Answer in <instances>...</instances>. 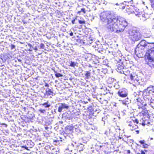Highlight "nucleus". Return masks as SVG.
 I'll return each instance as SVG.
<instances>
[{"instance_id":"obj_1","label":"nucleus","mask_w":154,"mask_h":154,"mask_svg":"<svg viewBox=\"0 0 154 154\" xmlns=\"http://www.w3.org/2000/svg\"><path fill=\"white\" fill-rule=\"evenodd\" d=\"M100 20L107 29L116 32L123 31L127 26V22L123 18H114L110 12L105 11L100 14Z\"/></svg>"},{"instance_id":"obj_2","label":"nucleus","mask_w":154,"mask_h":154,"mask_svg":"<svg viewBox=\"0 0 154 154\" xmlns=\"http://www.w3.org/2000/svg\"><path fill=\"white\" fill-rule=\"evenodd\" d=\"M129 38L134 42L138 41L141 39L142 35L137 30L133 29L129 31Z\"/></svg>"},{"instance_id":"obj_3","label":"nucleus","mask_w":154,"mask_h":154,"mask_svg":"<svg viewBox=\"0 0 154 154\" xmlns=\"http://www.w3.org/2000/svg\"><path fill=\"white\" fill-rule=\"evenodd\" d=\"M145 49L144 46H139L137 45L135 51V54L138 57H143Z\"/></svg>"},{"instance_id":"obj_4","label":"nucleus","mask_w":154,"mask_h":154,"mask_svg":"<svg viewBox=\"0 0 154 154\" xmlns=\"http://www.w3.org/2000/svg\"><path fill=\"white\" fill-rule=\"evenodd\" d=\"M146 54H148V58L149 60L154 62V48L148 50L146 52Z\"/></svg>"},{"instance_id":"obj_5","label":"nucleus","mask_w":154,"mask_h":154,"mask_svg":"<svg viewBox=\"0 0 154 154\" xmlns=\"http://www.w3.org/2000/svg\"><path fill=\"white\" fill-rule=\"evenodd\" d=\"M130 79L131 80V83H132L133 82H138L139 80L137 75L134 73H133L130 75Z\"/></svg>"},{"instance_id":"obj_6","label":"nucleus","mask_w":154,"mask_h":154,"mask_svg":"<svg viewBox=\"0 0 154 154\" xmlns=\"http://www.w3.org/2000/svg\"><path fill=\"white\" fill-rule=\"evenodd\" d=\"M69 107V106L67 104L65 103H62L58 107V110L59 112H60L63 109H68Z\"/></svg>"},{"instance_id":"obj_7","label":"nucleus","mask_w":154,"mask_h":154,"mask_svg":"<svg viewBox=\"0 0 154 154\" xmlns=\"http://www.w3.org/2000/svg\"><path fill=\"white\" fill-rule=\"evenodd\" d=\"M150 44L148 43L146 44V41L144 40H142L137 45L139 46H144L145 48L146 49H148V47H149Z\"/></svg>"},{"instance_id":"obj_8","label":"nucleus","mask_w":154,"mask_h":154,"mask_svg":"<svg viewBox=\"0 0 154 154\" xmlns=\"http://www.w3.org/2000/svg\"><path fill=\"white\" fill-rule=\"evenodd\" d=\"M118 94L119 96L122 97H126L127 95L124 90H119L118 93Z\"/></svg>"},{"instance_id":"obj_9","label":"nucleus","mask_w":154,"mask_h":154,"mask_svg":"<svg viewBox=\"0 0 154 154\" xmlns=\"http://www.w3.org/2000/svg\"><path fill=\"white\" fill-rule=\"evenodd\" d=\"M149 90V92L152 95L154 94V86H151L148 88Z\"/></svg>"},{"instance_id":"obj_10","label":"nucleus","mask_w":154,"mask_h":154,"mask_svg":"<svg viewBox=\"0 0 154 154\" xmlns=\"http://www.w3.org/2000/svg\"><path fill=\"white\" fill-rule=\"evenodd\" d=\"M78 63L76 62L71 61L70 63V66L74 67L75 66H76L77 64Z\"/></svg>"},{"instance_id":"obj_11","label":"nucleus","mask_w":154,"mask_h":154,"mask_svg":"<svg viewBox=\"0 0 154 154\" xmlns=\"http://www.w3.org/2000/svg\"><path fill=\"white\" fill-rule=\"evenodd\" d=\"M46 93L47 94L50 95L52 94L53 93V92L50 89H48V90H46Z\"/></svg>"},{"instance_id":"obj_12","label":"nucleus","mask_w":154,"mask_h":154,"mask_svg":"<svg viewBox=\"0 0 154 154\" xmlns=\"http://www.w3.org/2000/svg\"><path fill=\"white\" fill-rule=\"evenodd\" d=\"M86 78L87 79H88L90 76V72L89 71H87L86 73L85 74Z\"/></svg>"},{"instance_id":"obj_13","label":"nucleus","mask_w":154,"mask_h":154,"mask_svg":"<svg viewBox=\"0 0 154 154\" xmlns=\"http://www.w3.org/2000/svg\"><path fill=\"white\" fill-rule=\"evenodd\" d=\"M55 75L56 77L58 78L60 77H62L63 75L60 73H57L56 72H55Z\"/></svg>"},{"instance_id":"obj_14","label":"nucleus","mask_w":154,"mask_h":154,"mask_svg":"<svg viewBox=\"0 0 154 154\" xmlns=\"http://www.w3.org/2000/svg\"><path fill=\"white\" fill-rule=\"evenodd\" d=\"M154 101L152 100H150V105L152 108H154V102H153Z\"/></svg>"},{"instance_id":"obj_15","label":"nucleus","mask_w":154,"mask_h":154,"mask_svg":"<svg viewBox=\"0 0 154 154\" xmlns=\"http://www.w3.org/2000/svg\"><path fill=\"white\" fill-rule=\"evenodd\" d=\"M151 3L152 7L154 8V0H151Z\"/></svg>"},{"instance_id":"obj_16","label":"nucleus","mask_w":154,"mask_h":154,"mask_svg":"<svg viewBox=\"0 0 154 154\" xmlns=\"http://www.w3.org/2000/svg\"><path fill=\"white\" fill-rule=\"evenodd\" d=\"M79 23L80 24H85V21L84 20H79Z\"/></svg>"},{"instance_id":"obj_17","label":"nucleus","mask_w":154,"mask_h":154,"mask_svg":"<svg viewBox=\"0 0 154 154\" xmlns=\"http://www.w3.org/2000/svg\"><path fill=\"white\" fill-rule=\"evenodd\" d=\"M124 3H120L119 4L118 3H117L116 4V5H119V7H120V6H122V5H124Z\"/></svg>"},{"instance_id":"obj_18","label":"nucleus","mask_w":154,"mask_h":154,"mask_svg":"<svg viewBox=\"0 0 154 154\" xmlns=\"http://www.w3.org/2000/svg\"><path fill=\"white\" fill-rule=\"evenodd\" d=\"M39 111L40 112H41L42 113H44L45 111V109H40L39 110Z\"/></svg>"},{"instance_id":"obj_19","label":"nucleus","mask_w":154,"mask_h":154,"mask_svg":"<svg viewBox=\"0 0 154 154\" xmlns=\"http://www.w3.org/2000/svg\"><path fill=\"white\" fill-rule=\"evenodd\" d=\"M145 141L144 140H141L139 141V142L141 144H144Z\"/></svg>"},{"instance_id":"obj_20","label":"nucleus","mask_w":154,"mask_h":154,"mask_svg":"<svg viewBox=\"0 0 154 154\" xmlns=\"http://www.w3.org/2000/svg\"><path fill=\"white\" fill-rule=\"evenodd\" d=\"M129 10H130L129 9L127 10H126L128 14L132 13L131 11H130Z\"/></svg>"},{"instance_id":"obj_21","label":"nucleus","mask_w":154,"mask_h":154,"mask_svg":"<svg viewBox=\"0 0 154 154\" xmlns=\"http://www.w3.org/2000/svg\"><path fill=\"white\" fill-rule=\"evenodd\" d=\"M81 11L82 12L84 13H85V9H84V8H82L81 9Z\"/></svg>"},{"instance_id":"obj_22","label":"nucleus","mask_w":154,"mask_h":154,"mask_svg":"<svg viewBox=\"0 0 154 154\" xmlns=\"http://www.w3.org/2000/svg\"><path fill=\"white\" fill-rule=\"evenodd\" d=\"M15 48V46L13 45H11V48L12 49Z\"/></svg>"},{"instance_id":"obj_23","label":"nucleus","mask_w":154,"mask_h":154,"mask_svg":"<svg viewBox=\"0 0 154 154\" xmlns=\"http://www.w3.org/2000/svg\"><path fill=\"white\" fill-rule=\"evenodd\" d=\"M119 8H122V9H124L125 8V6H122H122H120V7H119Z\"/></svg>"},{"instance_id":"obj_24","label":"nucleus","mask_w":154,"mask_h":154,"mask_svg":"<svg viewBox=\"0 0 154 154\" xmlns=\"http://www.w3.org/2000/svg\"><path fill=\"white\" fill-rule=\"evenodd\" d=\"M123 66H121L120 67H119H119H118V69H123Z\"/></svg>"},{"instance_id":"obj_25","label":"nucleus","mask_w":154,"mask_h":154,"mask_svg":"<svg viewBox=\"0 0 154 154\" xmlns=\"http://www.w3.org/2000/svg\"><path fill=\"white\" fill-rule=\"evenodd\" d=\"M45 87H49L47 83H46L45 84Z\"/></svg>"},{"instance_id":"obj_26","label":"nucleus","mask_w":154,"mask_h":154,"mask_svg":"<svg viewBox=\"0 0 154 154\" xmlns=\"http://www.w3.org/2000/svg\"><path fill=\"white\" fill-rule=\"evenodd\" d=\"M135 121L137 124H138V120L137 119H135Z\"/></svg>"},{"instance_id":"obj_27","label":"nucleus","mask_w":154,"mask_h":154,"mask_svg":"<svg viewBox=\"0 0 154 154\" xmlns=\"http://www.w3.org/2000/svg\"><path fill=\"white\" fill-rule=\"evenodd\" d=\"M70 35L71 36H72L73 35V33L72 32H71L70 34Z\"/></svg>"},{"instance_id":"obj_28","label":"nucleus","mask_w":154,"mask_h":154,"mask_svg":"<svg viewBox=\"0 0 154 154\" xmlns=\"http://www.w3.org/2000/svg\"><path fill=\"white\" fill-rule=\"evenodd\" d=\"M75 20H73L72 21V24H74V23H75Z\"/></svg>"},{"instance_id":"obj_29","label":"nucleus","mask_w":154,"mask_h":154,"mask_svg":"<svg viewBox=\"0 0 154 154\" xmlns=\"http://www.w3.org/2000/svg\"><path fill=\"white\" fill-rule=\"evenodd\" d=\"M50 106L49 105H47L45 106V107H49Z\"/></svg>"},{"instance_id":"obj_30","label":"nucleus","mask_w":154,"mask_h":154,"mask_svg":"<svg viewBox=\"0 0 154 154\" xmlns=\"http://www.w3.org/2000/svg\"><path fill=\"white\" fill-rule=\"evenodd\" d=\"M141 154H145V153L143 151H141Z\"/></svg>"},{"instance_id":"obj_31","label":"nucleus","mask_w":154,"mask_h":154,"mask_svg":"<svg viewBox=\"0 0 154 154\" xmlns=\"http://www.w3.org/2000/svg\"><path fill=\"white\" fill-rule=\"evenodd\" d=\"M44 46V44H41V48H42L43 46Z\"/></svg>"},{"instance_id":"obj_32","label":"nucleus","mask_w":154,"mask_h":154,"mask_svg":"<svg viewBox=\"0 0 154 154\" xmlns=\"http://www.w3.org/2000/svg\"><path fill=\"white\" fill-rule=\"evenodd\" d=\"M145 146H144V147L145 148H146L147 147V145L145 144Z\"/></svg>"},{"instance_id":"obj_33","label":"nucleus","mask_w":154,"mask_h":154,"mask_svg":"<svg viewBox=\"0 0 154 154\" xmlns=\"http://www.w3.org/2000/svg\"><path fill=\"white\" fill-rule=\"evenodd\" d=\"M130 2L131 4L132 3H133V0H132Z\"/></svg>"},{"instance_id":"obj_34","label":"nucleus","mask_w":154,"mask_h":154,"mask_svg":"<svg viewBox=\"0 0 154 154\" xmlns=\"http://www.w3.org/2000/svg\"><path fill=\"white\" fill-rule=\"evenodd\" d=\"M136 132L137 134H138L139 132V131L137 130L136 131Z\"/></svg>"},{"instance_id":"obj_35","label":"nucleus","mask_w":154,"mask_h":154,"mask_svg":"<svg viewBox=\"0 0 154 154\" xmlns=\"http://www.w3.org/2000/svg\"><path fill=\"white\" fill-rule=\"evenodd\" d=\"M127 152L128 153H130V150H127Z\"/></svg>"},{"instance_id":"obj_36","label":"nucleus","mask_w":154,"mask_h":154,"mask_svg":"<svg viewBox=\"0 0 154 154\" xmlns=\"http://www.w3.org/2000/svg\"><path fill=\"white\" fill-rule=\"evenodd\" d=\"M47 104V103H43V104H42V105H43V106H44V105H45Z\"/></svg>"},{"instance_id":"obj_37","label":"nucleus","mask_w":154,"mask_h":154,"mask_svg":"<svg viewBox=\"0 0 154 154\" xmlns=\"http://www.w3.org/2000/svg\"><path fill=\"white\" fill-rule=\"evenodd\" d=\"M152 29H154V25L152 26Z\"/></svg>"},{"instance_id":"obj_38","label":"nucleus","mask_w":154,"mask_h":154,"mask_svg":"<svg viewBox=\"0 0 154 154\" xmlns=\"http://www.w3.org/2000/svg\"><path fill=\"white\" fill-rule=\"evenodd\" d=\"M142 125H143V126H144L145 125V124H142Z\"/></svg>"},{"instance_id":"obj_39","label":"nucleus","mask_w":154,"mask_h":154,"mask_svg":"<svg viewBox=\"0 0 154 154\" xmlns=\"http://www.w3.org/2000/svg\"><path fill=\"white\" fill-rule=\"evenodd\" d=\"M136 16H137V15H138V14H136Z\"/></svg>"},{"instance_id":"obj_40","label":"nucleus","mask_w":154,"mask_h":154,"mask_svg":"<svg viewBox=\"0 0 154 154\" xmlns=\"http://www.w3.org/2000/svg\"><path fill=\"white\" fill-rule=\"evenodd\" d=\"M137 154H140V153H137Z\"/></svg>"}]
</instances>
